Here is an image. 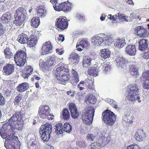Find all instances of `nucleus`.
I'll return each mask as SVG.
<instances>
[{
    "label": "nucleus",
    "mask_w": 149,
    "mask_h": 149,
    "mask_svg": "<svg viewBox=\"0 0 149 149\" xmlns=\"http://www.w3.org/2000/svg\"><path fill=\"white\" fill-rule=\"evenodd\" d=\"M56 78L61 84L65 85L66 82L70 79V76L68 69L64 66L57 68L56 70Z\"/></svg>",
    "instance_id": "f257e3e1"
},
{
    "label": "nucleus",
    "mask_w": 149,
    "mask_h": 149,
    "mask_svg": "<svg viewBox=\"0 0 149 149\" xmlns=\"http://www.w3.org/2000/svg\"><path fill=\"white\" fill-rule=\"evenodd\" d=\"M52 125L49 123L42 125L40 128L39 134L42 139L44 141H47L50 139L52 132Z\"/></svg>",
    "instance_id": "f03ea898"
},
{
    "label": "nucleus",
    "mask_w": 149,
    "mask_h": 149,
    "mask_svg": "<svg viewBox=\"0 0 149 149\" xmlns=\"http://www.w3.org/2000/svg\"><path fill=\"white\" fill-rule=\"evenodd\" d=\"M81 116L83 122L86 125L91 124L92 122L95 110L92 107L88 106L85 108Z\"/></svg>",
    "instance_id": "7ed1b4c3"
},
{
    "label": "nucleus",
    "mask_w": 149,
    "mask_h": 149,
    "mask_svg": "<svg viewBox=\"0 0 149 149\" xmlns=\"http://www.w3.org/2000/svg\"><path fill=\"white\" fill-rule=\"evenodd\" d=\"M26 11L25 8L23 7H19L16 10V16L13 22L14 24L17 26H19L22 24L26 18Z\"/></svg>",
    "instance_id": "20e7f679"
},
{
    "label": "nucleus",
    "mask_w": 149,
    "mask_h": 149,
    "mask_svg": "<svg viewBox=\"0 0 149 149\" xmlns=\"http://www.w3.org/2000/svg\"><path fill=\"white\" fill-rule=\"evenodd\" d=\"M102 114V120L106 124L112 126L114 124L116 119V116L114 113L107 110L103 112Z\"/></svg>",
    "instance_id": "39448f33"
},
{
    "label": "nucleus",
    "mask_w": 149,
    "mask_h": 149,
    "mask_svg": "<svg viewBox=\"0 0 149 149\" xmlns=\"http://www.w3.org/2000/svg\"><path fill=\"white\" fill-rule=\"evenodd\" d=\"M128 95L127 96V99L131 101H134L135 96L138 95L139 89L137 85L131 84L127 86Z\"/></svg>",
    "instance_id": "423d86ee"
},
{
    "label": "nucleus",
    "mask_w": 149,
    "mask_h": 149,
    "mask_svg": "<svg viewBox=\"0 0 149 149\" xmlns=\"http://www.w3.org/2000/svg\"><path fill=\"white\" fill-rule=\"evenodd\" d=\"M26 54L24 51L20 50L17 52L14 56V58L17 65L23 66L26 62Z\"/></svg>",
    "instance_id": "0eeeda50"
},
{
    "label": "nucleus",
    "mask_w": 149,
    "mask_h": 149,
    "mask_svg": "<svg viewBox=\"0 0 149 149\" xmlns=\"http://www.w3.org/2000/svg\"><path fill=\"white\" fill-rule=\"evenodd\" d=\"M54 7V9L57 11H63L64 13H66L71 10L72 8V4L67 1L61 4H56Z\"/></svg>",
    "instance_id": "6e6552de"
},
{
    "label": "nucleus",
    "mask_w": 149,
    "mask_h": 149,
    "mask_svg": "<svg viewBox=\"0 0 149 149\" xmlns=\"http://www.w3.org/2000/svg\"><path fill=\"white\" fill-rule=\"evenodd\" d=\"M55 26L59 29L64 30L67 28L68 22L65 17L60 16L56 19Z\"/></svg>",
    "instance_id": "1a4fd4ad"
},
{
    "label": "nucleus",
    "mask_w": 149,
    "mask_h": 149,
    "mask_svg": "<svg viewBox=\"0 0 149 149\" xmlns=\"http://www.w3.org/2000/svg\"><path fill=\"white\" fill-rule=\"evenodd\" d=\"M51 109L48 106H40L38 110V114L39 117L42 119H45L49 116Z\"/></svg>",
    "instance_id": "9d476101"
},
{
    "label": "nucleus",
    "mask_w": 149,
    "mask_h": 149,
    "mask_svg": "<svg viewBox=\"0 0 149 149\" xmlns=\"http://www.w3.org/2000/svg\"><path fill=\"white\" fill-rule=\"evenodd\" d=\"M134 32L139 37L146 38L148 36L147 31L142 26H138L136 27L134 29Z\"/></svg>",
    "instance_id": "9b49d317"
},
{
    "label": "nucleus",
    "mask_w": 149,
    "mask_h": 149,
    "mask_svg": "<svg viewBox=\"0 0 149 149\" xmlns=\"http://www.w3.org/2000/svg\"><path fill=\"white\" fill-rule=\"evenodd\" d=\"M141 78L143 81L142 86L144 88L149 89V70L143 72Z\"/></svg>",
    "instance_id": "f8f14e48"
},
{
    "label": "nucleus",
    "mask_w": 149,
    "mask_h": 149,
    "mask_svg": "<svg viewBox=\"0 0 149 149\" xmlns=\"http://www.w3.org/2000/svg\"><path fill=\"white\" fill-rule=\"evenodd\" d=\"M7 142L8 144L12 147L11 149L20 148V142L18 139L17 136L14 135Z\"/></svg>",
    "instance_id": "ddd939ff"
},
{
    "label": "nucleus",
    "mask_w": 149,
    "mask_h": 149,
    "mask_svg": "<svg viewBox=\"0 0 149 149\" xmlns=\"http://www.w3.org/2000/svg\"><path fill=\"white\" fill-rule=\"evenodd\" d=\"M69 108L72 118L74 119L77 118L79 116V114L75 104L73 103H69Z\"/></svg>",
    "instance_id": "4468645a"
},
{
    "label": "nucleus",
    "mask_w": 149,
    "mask_h": 149,
    "mask_svg": "<svg viewBox=\"0 0 149 149\" xmlns=\"http://www.w3.org/2000/svg\"><path fill=\"white\" fill-rule=\"evenodd\" d=\"M52 45L50 41L46 42L44 43L42 48V54L45 55L51 53Z\"/></svg>",
    "instance_id": "2eb2a0df"
},
{
    "label": "nucleus",
    "mask_w": 149,
    "mask_h": 149,
    "mask_svg": "<svg viewBox=\"0 0 149 149\" xmlns=\"http://www.w3.org/2000/svg\"><path fill=\"white\" fill-rule=\"evenodd\" d=\"M84 84H85L87 87L88 88V89H93L94 88L92 81L88 79H86L85 81H80L77 85L78 88L81 91L83 90L84 89V88L83 87L81 86L80 85L81 84L84 85Z\"/></svg>",
    "instance_id": "dca6fc26"
},
{
    "label": "nucleus",
    "mask_w": 149,
    "mask_h": 149,
    "mask_svg": "<svg viewBox=\"0 0 149 149\" xmlns=\"http://www.w3.org/2000/svg\"><path fill=\"white\" fill-rule=\"evenodd\" d=\"M54 65V62L52 60H50L47 63L43 61L39 63L40 66L43 71L49 70L52 68Z\"/></svg>",
    "instance_id": "f3484780"
},
{
    "label": "nucleus",
    "mask_w": 149,
    "mask_h": 149,
    "mask_svg": "<svg viewBox=\"0 0 149 149\" xmlns=\"http://www.w3.org/2000/svg\"><path fill=\"white\" fill-rule=\"evenodd\" d=\"M33 68L30 65L26 66L22 72V76L24 79H28L32 74Z\"/></svg>",
    "instance_id": "a211bd4d"
},
{
    "label": "nucleus",
    "mask_w": 149,
    "mask_h": 149,
    "mask_svg": "<svg viewBox=\"0 0 149 149\" xmlns=\"http://www.w3.org/2000/svg\"><path fill=\"white\" fill-rule=\"evenodd\" d=\"M37 15L38 17L43 18L46 16L47 11L45 7L41 5L38 6L36 9Z\"/></svg>",
    "instance_id": "6ab92c4d"
},
{
    "label": "nucleus",
    "mask_w": 149,
    "mask_h": 149,
    "mask_svg": "<svg viewBox=\"0 0 149 149\" xmlns=\"http://www.w3.org/2000/svg\"><path fill=\"white\" fill-rule=\"evenodd\" d=\"M14 134L15 133L12 129L2 132L0 131V135L1 137L4 139H6L7 141L14 135Z\"/></svg>",
    "instance_id": "aec40b11"
},
{
    "label": "nucleus",
    "mask_w": 149,
    "mask_h": 149,
    "mask_svg": "<svg viewBox=\"0 0 149 149\" xmlns=\"http://www.w3.org/2000/svg\"><path fill=\"white\" fill-rule=\"evenodd\" d=\"M3 69L4 73L7 75H8L14 72L15 67L13 64L8 63L3 66Z\"/></svg>",
    "instance_id": "412c9836"
},
{
    "label": "nucleus",
    "mask_w": 149,
    "mask_h": 149,
    "mask_svg": "<svg viewBox=\"0 0 149 149\" xmlns=\"http://www.w3.org/2000/svg\"><path fill=\"white\" fill-rule=\"evenodd\" d=\"M37 39L35 34L30 35L28 38V42L27 43L28 46L30 47L34 46L37 43Z\"/></svg>",
    "instance_id": "4be33fe9"
},
{
    "label": "nucleus",
    "mask_w": 149,
    "mask_h": 149,
    "mask_svg": "<svg viewBox=\"0 0 149 149\" xmlns=\"http://www.w3.org/2000/svg\"><path fill=\"white\" fill-rule=\"evenodd\" d=\"M146 137V134L143 130L141 128L138 130L134 135V137L137 141H141Z\"/></svg>",
    "instance_id": "5701e85b"
},
{
    "label": "nucleus",
    "mask_w": 149,
    "mask_h": 149,
    "mask_svg": "<svg viewBox=\"0 0 149 149\" xmlns=\"http://www.w3.org/2000/svg\"><path fill=\"white\" fill-rule=\"evenodd\" d=\"M125 51L127 54L130 56H134L136 52V46L134 45H128L125 48Z\"/></svg>",
    "instance_id": "b1692460"
},
{
    "label": "nucleus",
    "mask_w": 149,
    "mask_h": 149,
    "mask_svg": "<svg viewBox=\"0 0 149 149\" xmlns=\"http://www.w3.org/2000/svg\"><path fill=\"white\" fill-rule=\"evenodd\" d=\"M115 60L117 65L122 68H125L126 67V64L127 63V61H126L123 57L118 56Z\"/></svg>",
    "instance_id": "393cba45"
},
{
    "label": "nucleus",
    "mask_w": 149,
    "mask_h": 149,
    "mask_svg": "<svg viewBox=\"0 0 149 149\" xmlns=\"http://www.w3.org/2000/svg\"><path fill=\"white\" fill-rule=\"evenodd\" d=\"M12 129L13 130H20L22 129L23 127V123L22 121H15L12 120Z\"/></svg>",
    "instance_id": "a878e982"
},
{
    "label": "nucleus",
    "mask_w": 149,
    "mask_h": 149,
    "mask_svg": "<svg viewBox=\"0 0 149 149\" xmlns=\"http://www.w3.org/2000/svg\"><path fill=\"white\" fill-rule=\"evenodd\" d=\"M88 45V41L84 39H83L80 41L79 42H78L76 45L77 50L78 51H81L82 50V48H84L85 47H87Z\"/></svg>",
    "instance_id": "bb28decb"
},
{
    "label": "nucleus",
    "mask_w": 149,
    "mask_h": 149,
    "mask_svg": "<svg viewBox=\"0 0 149 149\" xmlns=\"http://www.w3.org/2000/svg\"><path fill=\"white\" fill-rule=\"evenodd\" d=\"M24 116V115L22 111L16 112L10 118V121H11L12 120L15 121H16V120L17 121H22L21 120L22 119Z\"/></svg>",
    "instance_id": "cd10ccee"
},
{
    "label": "nucleus",
    "mask_w": 149,
    "mask_h": 149,
    "mask_svg": "<svg viewBox=\"0 0 149 149\" xmlns=\"http://www.w3.org/2000/svg\"><path fill=\"white\" fill-rule=\"evenodd\" d=\"M148 41L145 39H142L139 42L138 49L139 50L142 51H145L148 47Z\"/></svg>",
    "instance_id": "c85d7f7f"
},
{
    "label": "nucleus",
    "mask_w": 149,
    "mask_h": 149,
    "mask_svg": "<svg viewBox=\"0 0 149 149\" xmlns=\"http://www.w3.org/2000/svg\"><path fill=\"white\" fill-rule=\"evenodd\" d=\"M134 117L130 115L128 111L126 112L123 117V120L126 123H132L133 122Z\"/></svg>",
    "instance_id": "c756f323"
},
{
    "label": "nucleus",
    "mask_w": 149,
    "mask_h": 149,
    "mask_svg": "<svg viewBox=\"0 0 149 149\" xmlns=\"http://www.w3.org/2000/svg\"><path fill=\"white\" fill-rule=\"evenodd\" d=\"M29 88V84L26 82H23L19 84L17 87V91L19 92H23L27 90Z\"/></svg>",
    "instance_id": "7c9ffc66"
},
{
    "label": "nucleus",
    "mask_w": 149,
    "mask_h": 149,
    "mask_svg": "<svg viewBox=\"0 0 149 149\" xmlns=\"http://www.w3.org/2000/svg\"><path fill=\"white\" fill-rule=\"evenodd\" d=\"M129 72L132 76H137L139 75L138 68L135 64H133L129 65Z\"/></svg>",
    "instance_id": "2f4dec72"
},
{
    "label": "nucleus",
    "mask_w": 149,
    "mask_h": 149,
    "mask_svg": "<svg viewBox=\"0 0 149 149\" xmlns=\"http://www.w3.org/2000/svg\"><path fill=\"white\" fill-rule=\"evenodd\" d=\"M28 40V37L27 36L23 33L20 34L17 38V40L22 44L27 43Z\"/></svg>",
    "instance_id": "473e14b6"
},
{
    "label": "nucleus",
    "mask_w": 149,
    "mask_h": 149,
    "mask_svg": "<svg viewBox=\"0 0 149 149\" xmlns=\"http://www.w3.org/2000/svg\"><path fill=\"white\" fill-rule=\"evenodd\" d=\"M11 19V15L9 12H7L3 14L1 17V22L4 23H7L9 22Z\"/></svg>",
    "instance_id": "72a5a7b5"
},
{
    "label": "nucleus",
    "mask_w": 149,
    "mask_h": 149,
    "mask_svg": "<svg viewBox=\"0 0 149 149\" xmlns=\"http://www.w3.org/2000/svg\"><path fill=\"white\" fill-rule=\"evenodd\" d=\"M99 71V70H98L97 68L95 67H90L88 69L87 73L90 76L96 77L98 76Z\"/></svg>",
    "instance_id": "f704fd0d"
},
{
    "label": "nucleus",
    "mask_w": 149,
    "mask_h": 149,
    "mask_svg": "<svg viewBox=\"0 0 149 149\" xmlns=\"http://www.w3.org/2000/svg\"><path fill=\"white\" fill-rule=\"evenodd\" d=\"M126 44L125 41L124 39L123 38L118 39L116 41L114 46L118 48H121L125 46Z\"/></svg>",
    "instance_id": "c9c22d12"
},
{
    "label": "nucleus",
    "mask_w": 149,
    "mask_h": 149,
    "mask_svg": "<svg viewBox=\"0 0 149 149\" xmlns=\"http://www.w3.org/2000/svg\"><path fill=\"white\" fill-rule=\"evenodd\" d=\"M12 121H10V119L8 120V122H6L3 124V126L1 129V131L3 132L4 131L10 130L12 129Z\"/></svg>",
    "instance_id": "e433bc0d"
},
{
    "label": "nucleus",
    "mask_w": 149,
    "mask_h": 149,
    "mask_svg": "<svg viewBox=\"0 0 149 149\" xmlns=\"http://www.w3.org/2000/svg\"><path fill=\"white\" fill-rule=\"evenodd\" d=\"M96 102V99L95 96L91 94L88 95L85 99V102L87 104H93Z\"/></svg>",
    "instance_id": "4c0bfd02"
},
{
    "label": "nucleus",
    "mask_w": 149,
    "mask_h": 149,
    "mask_svg": "<svg viewBox=\"0 0 149 149\" xmlns=\"http://www.w3.org/2000/svg\"><path fill=\"white\" fill-rule=\"evenodd\" d=\"M40 24V20L39 17H33L31 21V25L34 28H37Z\"/></svg>",
    "instance_id": "58836bf2"
},
{
    "label": "nucleus",
    "mask_w": 149,
    "mask_h": 149,
    "mask_svg": "<svg viewBox=\"0 0 149 149\" xmlns=\"http://www.w3.org/2000/svg\"><path fill=\"white\" fill-rule=\"evenodd\" d=\"M92 40H94L95 45L97 46L100 45L104 41L102 38L96 36L93 37Z\"/></svg>",
    "instance_id": "ea45409f"
},
{
    "label": "nucleus",
    "mask_w": 149,
    "mask_h": 149,
    "mask_svg": "<svg viewBox=\"0 0 149 149\" xmlns=\"http://www.w3.org/2000/svg\"><path fill=\"white\" fill-rule=\"evenodd\" d=\"M110 69V66L109 64L106 63H102L98 68L100 71L105 72Z\"/></svg>",
    "instance_id": "a19ab883"
},
{
    "label": "nucleus",
    "mask_w": 149,
    "mask_h": 149,
    "mask_svg": "<svg viewBox=\"0 0 149 149\" xmlns=\"http://www.w3.org/2000/svg\"><path fill=\"white\" fill-rule=\"evenodd\" d=\"M63 125L62 123L56 124L55 126V133L57 135H59L63 132Z\"/></svg>",
    "instance_id": "79ce46f5"
},
{
    "label": "nucleus",
    "mask_w": 149,
    "mask_h": 149,
    "mask_svg": "<svg viewBox=\"0 0 149 149\" xmlns=\"http://www.w3.org/2000/svg\"><path fill=\"white\" fill-rule=\"evenodd\" d=\"M5 58L7 59H10L13 56L11 50L8 47H6L4 50Z\"/></svg>",
    "instance_id": "37998d69"
},
{
    "label": "nucleus",
    "mask_w": 149,
    "mask_h": 149,
    "mask_svg": "<svg viewBox=\"0 0 149 149\" xmlns=\"http://www.w3.org/2000/svg\"><path fill=\"white\" fill-rule=\"evenodd\" d=\"M101 57L104 59L109 58L111 53L107 49H105L102 50L101 51Z\"/></svg>",
    "instance_id": "c03bdc74"
},
{
    "label": "nucleus",
    "mask_w": 149,
    "mask_h": 149,
    "mask_svg": "<svg viewBox=\"0 0 149 149\" xmlns=\"http://www.w3.org/2000/svg\"><path fill=\"white\" fill-rule=\"evenodd\" d=\"M79 56L75 53H72L70 55V59L72 62L74 64H76L78 63Z\"/></svg>",
    "instance_id": "a18cd8bd"
},
{
    "label": "nucleus",
    "mask_w": 149,
    "mask_h": 149,
    "mask_svg": "<svg viewBox=\"0 0 149 149\" xmlns=\"http://www.w3.org/2000/svg\"><path fill=\"white\" fill-rule=\"evenodd\" d=\"M62 117L64 120H68L70 118V114L67 108H65L63 110Z\"/></svg>",
    "instance_id": "49530a36"
},
{
    "label": "nucleus",
    "mask_w": 149,
    "mask_h": 149,
    "mask_svg": "<svg viewBox=\"0 0 149 149\" xmlns=\"http://www.w3.org/2000/svg\"><path fill=\"white\" fill-rule=\"evenodd\" d=\"M63 131L67 133H70L72 130V126L68 123H64L63 128Z\"/></svg>",
    "instance_id": "de8ad7c7"
},
{
    "label": "nucleus",
    "mask_w": 149,
    "mask_h": 149,
    "mask_svg": "<svg viewBox=\"0 0 149 149\" xmlns=\"http://www.w3.org/2000/svg\"><path fill=\"white\" fill-rule=\"evenodd\" d=\"M23 96L20 94H18L15 97L13 102L15 105H17L19 104L21 100H22Z\"/></svg>",
    "instance_id": "09e8293b"
},
{
    "label": "nucleus",
    "mask_w": 149,
    "mask_h": 149,
    "mask_svg": "<svg viewBox=\"0 0 149 149\" xmlns=\"http://www.w3.org/2000/svg\"><path fill=\"white\" fill-rule=\"evenodd\" d=\"M91 59L90 58H86L84 59L83 61L82 66L84 67L87 68L91 65Z\"/></svg>",
    "instance_id": "8fccbe9b"
},
{
    "label": "nucleus",
    "mask_w": 149,
    "mask_h": 149,
    "mask_svg": "<svg viewBox=\"0 0 149 149\" xmlns=\"http://www.w3.org/2000/svg\"><path fill=\"white\" fill-rule=\"evenodd\" d=\"M91 146V149H101L102 148L101 144L96 142H94L92 143Z\"/></svg>",
    "instance_id": "3c124183"
},
{
    "label": "nucleus",
    "mask_w": 149,
    "mask_h": 149,
    "mask_svg": "<svg viewBox=\"0 0 149 149\" xmlns=\"http://www.w3.org/2000/svg\"><path fill=\"white\" fill-rule=\"evenodd\" d=\"M76 17L78 20L80 21H83L85 20V16L82 14L77 13L76 15Z\"/></svg>",
    "instance_id": "603ef678"
},
{
    "label": "nucleus",
    "mask_w": 149,
    "mask_h": 149,
    "mask_svg": "<svg viewBox=\"0 0 149 149\" xmlns=\"http://www.w3.org/2000/svg\"><path fill=\"white\" fill-rule=\"evenodd\" d=\"M118 18L120 20L125 21H127L126 19V17L124 14H122L120 13H117Z\"/></svg>",
    "instance_id": "864d4df0"
},
{
    "label": "nucleus",
    "mask_w": 149,
    "mask_h": 149,
    "mask_svg": "<svg viewBox=\"0 0 149 149\" xmlns=\"http://www.w3.org/2000/svg\"><path fill=\"white\" fill-rule=\"evenodd\" d=\"M127 149H141L137 144L135 143H133L132 144L128 146L127 148Z\"/></svg>",
    "instance_id": "5fc2aeb1"
},
{
    "label": "nucleus",
    "mask_w": 149,
    "mask_h": 149,
    "mask_svg": "<svg viewBox=\"0 0 149 149\" xmlns=\"http://www.w3.org/2000/svg\"><path fill=\"white\" fill-rule=\"evenodd\" d=\"M79 81V78L72 77V79L70 80V82L73 85L76 86Z\"/></svg>",
    "instance_id": "6e6d98bb"
},
{
    "label": "nucleus",
    "mask_w": 149,
    "mask_h": 149,
    "mask_svg": "<svg viewBox=\"0 0 149 149\" xmlns=\"http://www.w3.org/2000/svg\"><path fill=\"white\" fill-rule=\"evenodd\" d=\"M5 31V29L3 24L0 22V36L3 35Z\"/></svg>",
    "instance_id": "4d7b16f0"
},
{
    "label": "nucleus",
    "mask_w": 149,
    "mask_h": 149,
    "mask_svg": "<svg viewBox=\"0 0 149 149\" xmlns=\"http://www.w3.org/2000/svg\"><path fill=\"white\" fill-rule=\"evenodd\" d=\"M143 57L145 59H149V48L147 50L142 54Z\"/></svg>",
    "instance_id": "13d9d810"
},
{
    "label": "nucleus",
    "mask_w": 149,
    "mask_h": 149,
    "mask_svg": "<svg viewBox=\"0 0 149 149\" xmlns=\"http://www.w3.org/2000/svg\"><path fill=\"white\" fill-rule=\"evenodd\" d=\"M5 103L4 97L2 96L1 94L0 93V105H3Z\"/></svg>",
    "instance_id": "bf43d9fd"
},
{
    "label": "nucleus",
    "mask_w": 149,
    "mask_h": 149,
    "mask_svg": "<svg viewBox=\"0 0 149 149\" xmlns=\"http://www.w3.org/2000/svg\"><path fill=\"white\" fill-rule=\"evenodd\" d=\"M86 137L88 140L92 141H93L94 137L93 134H88Z\"/></svg>",
    "instance_id": "052dcab7"
},
{
    "label": "nucleus",
    "mask_w": 149,
    "mask_h": 149,
    "mask_svg": "<svg viewBox=\"0 0 149 149\" xmlns=\"http://www.w3.org/2000/svg\"><path fill=\"white\" fill-rule=\"evenodd\" d=\"M72 73L73 75V77L79 78L78 73L75 70L72 69Z\"/></svg>",
    "instance_id": "680f3d73"
},
{
    "label": "nucleus",
    "mask_w": 149,
    "mask_h": 149,
    "mask_svg": "<svg viewBox=\"0 0 149 149\" xmlns=\"http://www.w3.org/2000/svg\"><path fill=\"white\" fill-rule=\"evenodd\" d=\"M108 16H110V17L108 18L111 20L116 21L118 19L117 14L114 15L112 16L111 15H110Z\"/></svg>",
    "instance_id": "e2e57ef3"
},
{
    "label": "nucleus",
    "mask_w": 149,
    "mask_h": 149,
    "mask_svg": "<svg viewBox=\"0 0 149 149\" xmlns=\"http://www.w3.org/2000/svg\"><path fill=\"white\" fill-rule=\"evenodd\" d=\"M36 145L33 142H32L31 144L30 145H28L29 149H36Z\"/></svg>",
    "instance_id": "0e129e2a"
},
{
    "label": "nucleus",
    "mask_w": 149,
    "mask_h": 149,
    "mask_svg": "<svg viewBox=\"0 0 149 149\" xmlns=\"http://www.w3.org/2000/svg\"><path fill=\"white\" fill-rule=\"evenodd\" d=\"M65 40L64 37L63 35L59 34V37L58 38L57 40L58 41H61L63 42Z\"/></svg>",
    "instance_id": "69168bd1"
},
{
    "label": "nucleus",
    "mask_w": 149,
    "mask_h": 149,
    "mask_svg": "<svg viewBox=\"0 0 149 149\" xmlns=\"http://www.w3.org/2000/svg\"><path fill=\"white\" fill-rule=\"evenodd\" d=\"M56 50V52L58 53V54L60 55L63 54L64 53V51L62 48L60 49H57Z\"/></svg>",
    "instance_id": "338daca9"
},
{
    "label": "nucleus",
    "mask_w": 149,
    "mask_h": 149,
    "mask_svg": "<svg viewBox=\"0 0 149 149\" xmlns=\"http://www.w3.org/2000/svg\"><path fill=\"white\" fill-rule=\"evenodd\" d=\"M77 144L79 147L81 148L84 146L85 144V143L83 141H78L77 142Z\"/></svg>",
    "instance_id": "774afa93"
}]
</instances>
